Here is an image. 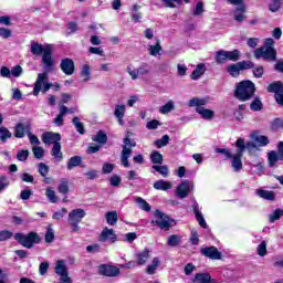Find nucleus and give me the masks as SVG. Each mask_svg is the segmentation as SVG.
<instances>
[{"label": "nucleus", "mask_w": 283, "mask_h": 283, "mask_svg": "<svg viewBox=\"0 0 283 283\" xmlns=\"http://www.w3.org/2000/svg\"><path fill=\"white\" fill-rule=\"evenodd\" d=\"M28 156H30V151L29 150H20L18 153V155H17V158L21 163H25V160H28Z\"/></svg>", "instance_id": "obj_60"}, {"label": "nucleus", "mask_w": 283, "mask_h": 283, "mask_svg": "<svg viewBox=\"0 0 283 283\" xmlns=\"http://www.w3.org/2000/svg\"><path fill=\"white\" fill-rule=\"evenodd\" d=\"M39 174L45 178V176H48V174H50V167H48V165H45L44 163H40L39 164Z\"/></svg>", "instance_id": "obj_57"}, {"label": "nucleus", "mask_w": 283, "mask_h": 283, "mask_svg": "<svg viewBox=\"0 0 283 283\" xmlns=\"http://www.w3.org/2000/svg\"><path fill=\"white\" fill-rule=\"evenodd\" d=\"M59 193H67L70 191V184L66 179H62L57 186Z\"/></svg>", "instance_id": "obj_45"}, {"label": "nucleus", "mask_w": 283, "mask_h": 283, "mask_svg": "<svg viewBox=\"0 0 283 283\" xmlns=\"http://www.w3.org/2000/svg\"><path fill=\"white\" fill-rule=\"evenodd\" d=\"M48 72L50 71L44 70V73L38 74V78L34 83L33 96H39L41 92L45 94V92H49V90L52 87V83L49 82L50 77L48 76Z\"/></svg>", "instance_id": "obj_5"}, {"label": "nucleus", "mask_w": 283, "mask_h": 283, "mask_svg": "<svg viewBox=\"0 0 283 283\" xmlns=\"http://www.w3.org/2000/svg\"><path fill=\"white\" fill-rule=\"evenodd\" d=\"M268 92L275 94V101L279 105H283V84L281 82H274L269 85Z\"/></svg>", "instance_id": "obj_15"}, {"label": "nucleus", "mask_w": 283, "mask_h": 283, "mask_svg": "<svg viewBox=\"0 0 283 283\" xmlns=\"http://www.w3.org/2000/svg\"><path fill=\"white\" fill-rule=\"evenodd\" d=\"M150 160L154 165H163V154L159 151H153L150 154Z\"/></svg>", "instance_id": "obj_43"}, {"label": "nucleus", "mask_w": 283, "mask_h": 283, "mask_svg": "<svg viewBox=\"0 0 283 283\" xmlns=\"http://www.w3.org/2000/svg\"><path fill=\"white\" fill-rule=\"evenodd\" d=\"M23 74V69L20 65H17L11 69V76H14L15 78H19Z\"/></svg>", "instance_id": "obj_62"}, {"label": "nucleus", "mask_w": 283, "mask_h": 283, "mask_svg": "<svg viewBox=\"0 0 283 283\" xmlns=\"http://www.w3.org/2000/svg\"><path fill=\"white\" fill-rule=\"evenodd\" d=\"M81 163H83V158H81V156H73L69 159L66 169L72 171V169H74V167H78Z\"/></svg>", "instance_id": "obj_33"}, {"label": "nucleus", "mask_w": 283, "mask_h": 283, "mask_svg": "<svg viewBox=\"0 0 283 283\" xmlns=\"http://www.w3.org/2000/svg\"><path fill=\"white\" fill-rule=\"evenodd\" d=\"M160 266V258L155 256L150 264L147 265L146 268V273L148 275H154L156 271H158V268Z\"/></svg>", "instance_id": "obj_29"}, {"label": "nucleus", "mask_w": 283, "mask_h": 283, "mask_svg": "<svg viewBox=\"0 0 283 283\" xmlns=\"http://www.w3.org/2000/svg\"><path fill=\"white\" fill-rule=\"evenodd\" d=\"M193 189V184L190 180L181 181L176 188V196L177 198L184 199L187 198L191 190Z\"/></svg>", "instance_id": "obj_12"}, {"label": "nucleus", "mask_w": 283, "mask_h": 283, "mask_svg": "<svg viewBox=\"0 0 283 283\" xmlns=\"http://www.w3.org/2000/svg\"><path fill=\"white\" fill-rule=\"evenodd\" d=\"M255 196L262 198V200H275V192L262 188L255 190Z\"/></svg>", "instance_id": "obj_28"}, {"label": "nucleus", "mask_w": 283, "mask_h": 283, "mask_svg": "<svg viewBox=\"0 0 283 283\" xmlns=\"http://www.w3.org/2000/svg\"><path fill=\"white\" fill-rule=\"evenodd\" d=\"M253 69V62L251 61H242L228 66V73L230 76H240V72L242 70H251Z\"/></svg>", "instance_id": "obj_11"}, {"label": "nucleus", "mask_w": 283, "mask_h": 283, "mask_svg": "<svg viewBox=\"0 0 283 283\" xmlns=\"http://www.w3.org/2000/svg\"><path fill=\"white\" fill-rule=\"evenodd\" d=\"M255 59H265V61H275L277 51L273 46H262L254 51Z\"/></svg>", "instance_id": "obj_10"}, {"label": "nucleus", "mask_w": 283, "mask_h": 283, "mask_svg": "<svg viewBox=\"0 0 283 283\" xmlns=\"http://www.w3.org/2000/svg\"><path fill=\"white\" fill-rule=\"evenodd\" d=\"M209 103H213V97H192L188 102V107H195V112H197L203 120H213L216 112L205 107L209 105Z\"/></svg>", "instance_id": "obj_2"}, {"label": "nucleus", "mask_w": 283, "mask_h": 283, "mask_svg": "<svg viewBox=\"0 0 283 283\" xmlns=\"http://www.w3.org/2000/svg\"><path fill=\"white\" fill-rule=\"evenodd\" d=\"M99 273L107 277H116L120 273V270L114 265H101Z\"/></svg>", "instance_id": "obj_21"}, {"label": "nucleus", "mask_w": 283, "mask_h": 283, "mask_svg": "<svg viewBox=\"0 0 283 283\" xmlns=\"http://www.w3.org/2000/svg\"><path fill=\"white\" fill-rule=\"evenodd\" d=\"M180 235L178 234H172L168 237V247H178L180 243Z\"/></svg>", "instance_id": "obj_52"}, {"label": "nucleus", "mask_w": 283, "mask_h": 283, "mask_svg": "<svg viewBox=\"0 0 283 283\" xmlns=\"http://www.w3.org/2000/svg\"><path fill=\"white\" fill-rule=\"evenodd\" d=\"M176 108L174 101H168L164 106L159 108L160 114H169V112H174Z\"/></svg>", "instance_id": "obj_41"}, {"label": "nucleus", "mask_w": 283, "mask_h": 283, "mask_svg": "<svg viewBox=\"0 0 283 283\" xmlns=\"http://www.w3.org/2000/svg\"><path fill=\"white\" fill-rule=\"evenodd\" d=\"M33 156L34 158H36L38 160H40V158H43L45 150L41 147H33Z\"/></svg>", "instance_id": "obj_58"}, {"label": "nucleus", "mask_w": 283, "mask_h": 283, "mask_svg": "<svg viewBox=\"0 0 283 283\" xmlns=\"http://www.w3.org/2000/svg\"><path fill=\"white\" fill-rule=\"evenodd\" d=\"M166 8H178L182 6V0H161Z\"/></svg>", "instance_id": "obj_49"}, {"label": "nucleus", "mask_w": 283, "mask_h": 283, "mask_svg": "<svg viewBox=\"0 0 283 283\" xmlns=\"http://www.w3.org/2000/svg\"><path fill=\"white\" fill-rule=\"evenodd\" d=\"M1 39H10L12 36V31L10 29L0 28Z\"/></svg>", "instance_id": "obj_63"}, {"label": "nucleus", "mask_w": 283, "mask_h": 283, "mask_svg": "<svg viewBox=\"0 0 283 283\" xmlns=\"http://www.w3.org/2000/svg\"><path fill=\"white\" fill-rule=\"evenodd\" d=\"M80 76L83 83L92 81V67L90 66V64L82 65Z\"/></svg>", "instance_id": "obj_27"}, {"label": "nucleus", "mask_w": 283, "mask_h": 283, "mask_svg": "<svg viewBox=\"0 0 283 283\" xmlns=\"http://www.w3.org/2000/svg\"><path fill=\"white\" fill-rule=\"evenodd\" d=\"M155 218L156 220L153 221V224H157L159 229H169L171 227V219L159 210L155 211Z\"/></svg>", "instance_id": "obj_14"}, {"label": "nucleus", "mask_w": 283, "mask_h": 283, "mask_svg": "<svg viewBox=\"0 0 283 283\" xmlns=\"http://www.w3.org/2000/svg\"><path fill=\"white\" fill-rule=\"evenodd\" d=\"M193 213L197 222L203 228L207 229V221L205 220V217L202 216V212L198 210L196 206H193Z\"/></svg>", "instance_id": "obj_36"}, {"label": "nucleus", "mask_w": 283, "mask_h": 283, "mask_svg": "<svg viewBox=\"0 0 283 283\" xmlns=\"http://www.w3.org/2000/svg\"><path fill=\"white\" fill-rule=\"evenodd\" d=\"M14 239L22 244V247H25L27 249H32L36 242H40L41 239H39V234L35 232H31L27 235L23 233H15Z\"/></svg>", "instance_id": "obj_7"}, {"label": "nucleus", "mask_w": 283, "mask_h": 283, "mask_svg": "<svg viewBox=\"0 0 283 283\" xmlns=\"http://www.w3.org/2000/svg\"><path fill=\"white\" fill-rule=\"evenodd\" d=\"M206 70H207V67L205 66L203 63L198 64L191 74L192 81H198V78H200V76H202V74H205Z\"/></svg>", "instance_id": "obj_32"}, {"label": "nucleus", "mask_w": 283, "mask_h": 283, "mask_svg": "<svg viewBox=\"0 0 283 283\" xmlns=\"http://www.w3.org/2000/svg\"><path fill=\"white\" fill-rule=\"evenodd\" d=\"M44 240L48 243L54 242V229H52L51 226H49L48 229H46V233H45Z\"/></svg>", "instance_id": "obj_54"}, {"label": "nucleus", "mask_w": 283, "mask_h": 283, "mask_svg": "<svg viewBox=\"0 0 283 283\" xmlns=\"http://www.w3.org/2000/svg\"><path fill=\"white\" fill-rule=\"evenodd\" d=\"M9 138H12V133L6 128V126H0V140L6 143Z\"/></svg>", "instance_id": "obj_40"}, {"label": "nucleus", "mask_w": 283, "mask_h": 283, "mask_svg": "<svg viewBox=\"0 0 283 283\" xmlns=\"http://www.w3.org/2000/svg\"><path fill=\"white\" fill-rule=\"evenodd\" d=\"M85 218V210L78 208L69 213V223L72 227V231L76 233L78 231V223Z\"/></svg>", "instance_id": "obj_8"}, {"label": "nucleus", "mask_w": 283, "mask_h": 283, "mask_svg": "<svg viewBox=\"0 0 283 283\" xmlns=\"http://www.w3.org/2000/svg\"><path fill=\"white\" fill-rule=\"evenodd\" d=\"M45 196L49 202H52V205H56V202H59V197L56 196V191H54L52 187L46 188Z\"/></svg>", "instance_id": "obj_35"}, {"label": "nucleus", "mask_w": 283, "mask_h": 283, "mask_svg": "<svg viewBox=\"0 0 283 283\" xmlns=\"http://www.w3.org/2000/svg\"><path fill=\"white\" fill-rule=\"evenodd\" d=\"M268 160H269L270 167H275L279 160L283 161V142H280L277 144V151L271 150L268 154Z\"/></svg>", "instance_id": "obj_13"}, {"label": "nucleus", "mask_w": 283, "mask_h": 283, "mask_svg": "<svg viewBox=\"0 0 283 283\" xmlns=\"http://www.w3.org/2000/svg\"><path fill=\"white\" fill-rule=\"evenodd\" d=\"M255 95V84L251 80H244L237 84L234 96L238 101H242L243 103L247 101H251Z\"/></svg>", "instance_id": "obj_4"}, {"label": "nucleus", "mask_w": 283, "mask_h": 283, "mask_svg": "<svg viewBox=\"0 0 283 283\" xmlns=\"http://www.w3.org/2000/svg\"><path fill=\"white\" fill-rule=\"evenodd\" d=\"M127 106L125 104L116 105L114 111L115 118H125Z\"/></svg>", "instance_id": "obj_38"}, {"label": "nucleus", "mask_w": 283, "mask_h": 283, "mask_svg": "<svg viewBox=\"0 0 283 283\" xmlns=\"http://www.w3.org/2000/svg\"><path fill=\"white\" fill-rule=\"evenodd\" d=\"M73 125L78 134H85V127L83 126V123H81V119H78V117L73 118Z\"/></svg>", "instance_id": "obj_53"}, {"label": "nucleus", "mask_w": 283, "mask_h": 283, "mask_svg": "<svg viewBox=\"0 0 283 283\" xmlns=\"http://www.w3.org/2000/svg\"><path fill=\"white\" fill-rule=\"evenodd\" d=\"M153 169L155 171H157L158 174H160V176H163V178H169V167L154 165Z\"/></svg>", "instance_id": "obj_39"}, {"label": "nucleus", "mask_w": 283, "mask_h": 283, "mask_svg": "<svg viewBox=\"0 0 283 283\" xmlns=\"http://www.w3.org/2000/svg\"><path fill=\"white\" fill-rule=\"evenodd\" d=\"M155 145L158 149L167 147V145H169V135H164L160 139H157Z\"/></svg>", "instance_id": "obj_46"}, {"label": "nucleus", "mask_w": 283, "mask_h": 283, "mask_svg": "<svg viewBox=\"0 0 283 283\" xmlns=\"http://www.w3.org/2000/svg\"><path fill=\"white\" fill-rule=\"evenodd\" d=\"M117 237L116 232H114V229L104 228L101 235H99V242H109L111 244H114L116 242Z\"/></svg>", "instance_id": "obj_19"}, {"label": "nucleus", "mask_w": 283, "mask_h": 283, "mask_svg": "<svg viewBox=\"0 0 283 283\" xmlns=\"http://www.w3.org/2000/svg\"><path fill=\"white\" fill-rule=\"evenodd\" d=\"M228 61H238L240 59V52L238 50L226 51Z\"/></svg>", "instance_id": "obj_51"}, {"label": "nucleus", "mask_w": 283, "mask_h": 283, "mask_svg": "<svg viewBox=\"0 0 283 283\" xmlns=\"http://www.w3.org/2000/svg\"><path fill=\"white\" fill-rule=\"evenodd\" d=\"M280 218H283V209H276L272 214L269 216V220L272 224L273 222L280 220Z\"/></svg>", "instance_id": "obj_47"}, {"label": "nucleus", "mask_w": 283, "mask_h": 283, "mask_svg": "<svg viewBox=\"0 0 283 283\" xmlns=\"http://www.w3.org/2000/svg\"><path fill=\"white\" fill-rule=\"evenodd\" d=\"M55 273L60 275L61 282H67L70 283V276L67 275V265L65 264V261L59 260L55 263Z\"/></svg>", "instance_id": "obj_16"}, {"label": "nucleus", "mask_w": 283, "mask_h": 283, "mask_svg": "<svg viewBox=\"0 0 283 283\" xmlns=\"http://www.w3.org/2000/svg\"><path fill=\"white\" fill-rule=\"evenodd\" d=\"M250 109L253 112H260V109H262V101L259 98L254 99L250 105Z\"/></svg>", "instance_id": "obj_59"}, {"label": "nucleus", "mask_w": 283, "mask_h": 283, "mask_svg": "<svg viewBox=\"0 0 283 283\" xmlns=\"http://www.w3.org/2000/svg\"><path fill=\"white\" fill-rule=\"evenodd\" d=\"M10 238H12V232H10L8 230L0 231V242H3L6 240H10Z\"/></svg>", "instance_id": "obj_64"}, {"label": "nucleus", "mask_w": 283, "mask_h": 283, "mask_svg": "<svg viewBox=\"0 0 283 283\" xmlns=\"http://www.w3.org/2000/svg\"><path fill=\"white\" fill-rule=\"evenodd\" d=\"M205 12V3L198 2L193 9V17H200Z\"/></svg>", "instance_id": "obj_55"}, {"label": "nucleus", "mask_w": 283, "mask_h": 283, "mask_svg": "<svg viewBox=\"0 0 283 283\" xmlns=\"http://www.w3.org/2000/svg\"><path fill=\"white\" fill-rule=\"evenodd\" d=\"M200 251L209 260H222V252L218 251L216 247L202 248Z\"/></svg>", "instance_id": "obj_17"}, {"label": "nucleus", "mask_w": 283, "mask_h": 283, "mask_svg": "<svg viewBox=\"0 0 283 283\" xmlns=\"http://www.w3.org/2000/svg\"><path fill=\"white\" fill-rule=\"evenodd\" d=\"M237 147V153L232 154L228 160L231 163V167L233 171H242V156L244 155V150L248 149L250 154H253V149H256V146L253 142H244V138L239 137L234 144Z\"/></svg>", "instance_id": "obj_1"}, {"label": "nucleus", "mask_w": 283, "mask_h": 283, "mask_svg": "<svg viewBox=\"0 0 283 283\" xmlns=\"http://www.w3.org/2000/svg\"><path fill=\"white\" fill-rule=\"evenodd\" d=\"M31 52L35 56H40V54H42V63L44 65L45 72H52V67H54V60L52 59V45H43L33 42L31 44Z\"/></svg>", "instance_id": "obj_3"}, {"label": "nucleus", "mask_w": 283, "mask_h": 283, "mask_svg": "<svg viewBox=\"0 0 283 283\" xmlns=\"http://www.w3.org/2000/svg\"><path fill=\"white\" fill-rule=\"evenodd\" d=\"M94 143H99V145H105L107 143V135L103 132H98L95 136L92 138Z\"/></svg>", "instance_id": "obj_44"}, {"label": "nucleus", "mask_w": 283, "mask_h": 283, "mask_svg": "<svg viewBox=\"0 0 283 283\" xmlns=\"http://www.w3.org/2000/svg\"><path fill=\"white\" fill-rule=\"evenodd\" d=\"M42 140L45 145H59V140H61V135L59 133H44L42 135Z\"/></svg>", "instance_id": "obj_20"}, {"label": "nucleus", "mask_w": 283, "mask_h": 283, "mask_svg": "<svg viewBox=\"0 0 283 283\" xmlns=\"http://www.w3.org/2000/svg\"><path fill=\"white\" fill-rule=\"evenodd\" d=\"M149 258H151V250L145 249L136 254L137 264L144 265L147 264L149 261Z\"/></svg>", "instance_id": "obj_24"}, {"label": "nucleus", "mask_w": 283, "mask_h": 283, "mask_svg": "<svg viewBox=\"0 0 283 283\" xmlns=\"http://www.w3.org/2000/svg\"><path fill=\"white\" fill-rule=\"evenodd\" d=\"M244 12H247V7L244 4H240L233 12V19L239 23H242V21L245 19Z\"/></svg>", "instance_id": "obj_30"}, {"label": "nucleus", "mask_w": 283, "mask_h": 283, "mask_svg": "<svg viewBox=\"0 0 283 283\" xmlns=\"http://www.w3.org/2000/svg\"><path fill=\"white\" fill-rule=\"evenodd\" d=\"M107 224L111 227H114L116 222H118V212L116 211H109L105 216Z\"/></svg>", "instance_id": "obj_34"}, {"label": "nucleus", "mask_w": 283, "mask_h": 283, "mask_svg": "<svg viewBox=\"0 0 283 283\" xmlns=\"http://www.w3.org/2000/svg\"><path fill=\"white\" fill-rule=\"evenodd\" d=\"M52 156L55 157L56 160H63V153H61V144H54L52 148Z\"/></svg>", "instance_id": "obj_42"}, {"label": "nucleus", "mask_w": 283, "mask_h": 283, "mask_svg": "<svg viewBox=\"0 0 283 283\" xmlns=\"http://www.w3.org/2000/svg\"><path fill=\"white\" fill-rule=\"evenodd\" d=\"M174 184H171V181H167V180H157L154 184V189H156L157 191H169V189H172Z\"/></svg>", "instance_id": "obj_26"}, {"label": "nucleus", "mask_w": 283, "mask_h": 283, "mask_svg": "<svg viewBox=\"0 0 283 283\" xmlns=\"http://www.w3.org/2000/svg\"><path fill=\"white\" fill-rule=\"evenodd\" d=\"M266 241H262L256 248L258 254L261 258H264V255H266Z\"/></svg>", "instance_id": "obj_56"}, {"label": "nucleus", "mask_w": 283, "mask_h": 283, "mask_svg": "<svg viewBox=\"0 0 283 283\" xmlns=\"http://www.w3.org/2000/svg\"><path fill=\"white\" fill-rule=\"evenodd\" d=\"M135 202H136V205H138V207H139V209H142V211H151V206H149V203L142 197L135 198Z\"/></svg>", "instance_id": "obj_37"}, {"label": "nucleus", "mask_w": 283, "mask_h": 283, "mask_svg": "<svg viewBox=\"0 0 283 283\" xmlns=\"http://www.w3.org/2000/svg\"><path fill=\"white\" fill-rule=\"evenodd\" d=\"M193 283H218L216 279L211 277L209 273H197L192 279Z\"/></svg>", "instance_id": "obj_22"}, {"label": "nucleus", "mask_w": 283, "mask_h": 283, "mask_svg": "<svg viewBox=\"0 0 283 283\" xmlns=\"http://www.w3.org/2000/svg\"><path fill=\"white\" fill-rule=\"evenodd\" d=\"M27 134H30V126H23V124H18L15 126L14 136L15 138H23Z\"/></svg>", "instance_id": "obj_31"}, {"label": "nucleus", "mask_w": 283, "mask_h": 283, "mask_svg": "<svg viewBox=\"0 0 283 283\" xmlns=\"http://www.w3.org/2000/svg\"><path fill=\"white\" fill-rule=\"evenodd\" d=\"M147 52L149 56L160 59V56H163V46L160 45V40L156 39L153 44H148Z\"/></svg>", "instance_id": "obj_18"}, {"label": "nucleus", "mask_w": 283, "mask_h": 283, "mask_svg": "<svg viewBox=\"0 0 283 283\" xmlns=\"http://www.w3.org/2000/svg\"><path fill=\"white\" fill-rule=\"evenodd\" d=\"M251 140L256 143L259 147H266L269 144V137L260 135L258 132H254L250 135Z\"/></svg>", "instance_id": "obj_25"}, {"label": "nucleus", "mask_w": 283, "mask_h": 283, "mask_svg": "<svg viewBox=\"0 0 283 283\" xmlns=\"http://www.w3.org/2000/svg\"><path fill=\"white\" fill-rule=\"evenodd\" d=\"M132 147H136V142L129 139V137L124 138V146L122 150V165L123 167H129V157L132 156Z\"/></svg>", "instance_id": "obj_9"}, {"label": "nucleus", "mask_w": 283, "mask_h": 283, "mask_svg": "<svg viewBox=\"0 0 283 283\" xmlns=\"http://www.w3.org/2000/svg\"><path fill=\"white\" fill-rule=\"evenodd\" d=\"M216 61L217 63H219L220 65H222V63H227L228 59H227V53L224 50H220L216 53Z\"/></svg>", "instance_id": "obj_48"}, {"label": "nucleus", "mask_w": 283, "mask_h": 283, "mask_svg": "<svg viewBox=\"0 0 283 283\" xmlns=\"http://www.w3.org/2000/svg\"><path fill=\"white\" fill-rule=\"evenodd\" d=\"M123 180L118 175H113L109 178L111 187H118Z\"/></svg>", "instance_id": "obj_61"}, {"label": "nucleus", "mask_w": 283, "mask_h": 283, "mask_svg": "<svg viewBox=\"0 0 283 283\" xmlns=\"http://www.w3.org/2000/svg\"><path fill=\"white\" fill-rule=\"evenodd\" d=\"M282 8V0H271L269 4L270 12H277Z\"/></svg>", "instance_id": "obj_50"}, {"label": "nucleus", "mask_w": 283, "mask_h": 283, "mask_svg": "<svg viewBox=\"0 0 283 283\" xmlns=\"http://www.w3.org/2000/svg\"><path fill=\"white\" fill-rule=\"evenodd\" d=\"M127 73L133 81L140 78V76H147L151 72V66L148 63H143L138 69L134 64L127 66Z\"/></svg>", "instance_id": "obj_6"}, {"label": "nucleus", "mask_w": 283, "mask_h": 283, "mask_svg": "<svg viewBox=\"0 0 283 283\" xmlns=\"http://www.w3.org/2000/svg\"><path fill=\"white\" fill-rule=\"evenodd\" d=\"M61 70L67 76H72V74H74V61H72V59L62 60Z\"/></svg>", "instance_id": "obj_23"}]
</instances>
